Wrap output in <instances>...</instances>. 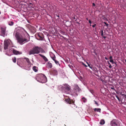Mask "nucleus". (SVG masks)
I'll list each match as a JSON object with an SVG mask.
<instances>
[{
    "instance_id": "f257e3e1",
    "label": "nucleus",
    "mask_w": 126,
    "mask_h": 126,
    "mask_svg": "<svg viewBox=\"0 0 126 126\" xmlns=\"http://www.w3.org/2000/svg\"><path fill=\"white\" fill-rule=\"evenodd\" d=\"M40 52L45 53V51L41 47L38 46L35 47L32 49L30 50L29 52V55L38 54Z\"/></svg>"
},
{
    "instance_id": "f03ea898",
    "label": "nucleus",
    "mask_w": 126,
    "mask_h": 126,
    "mask_svg": "<svg viewBox=\"0 0 126 126\" xmlns=\"http://www.w3.org/2000/svg\"><path fill=\"white\" fill-rule=\"evenodd\" d=\"M36 79L38 81L42 83H45L47 81V78L46 76L42 74L37 75L36 77Z\"/></svg>"
},
{
    "instance_id": "7ed1b4c3",
    "label": "nucleus",
    "mask_w": 126,
    "mask_h": 126,
    "mask_svg": "<svg viewBox=\"0 0 126 126\" xmlns=\"http://www.w3.org/2000/svg\"><path fill=\"white\" fill-rule=\"evenodd\" d=\"M16 37L18 43L21 45H22L25 42H28L30 40V39L28 40L26 39L23 38L22 37H20L18 35H16ZM29 39H30L29 37Z\"/></svg>"
},
{
    "instance_id": "20e7f679",
    "label": "nucleus",
    "mask_w": 126,
    "mask_h": 126,
    "mask_svg": "<svg viewBox=\"0 0 126 126\" xmlns=\"http://www.w3.org/2000/svg\"><path fill=\"white\" fill-rule=\"evenodd\" d=\"M116 0L118 3L121 5V7L123 8L124 9L126 10V2L125 0Z\"/></svg>"
},
{
    "instance_id": "39448f33",
    "label": "nucleus",
    "mask_w": 126,
    "mask_h": 126,
    "mask_svg": "<svg viewBox=\"0 0 126 126\" xmlns=\"http://www.w3.org/2000/svg\"><path fill=\"white\" fill-rule=\"evenodd\" d=\"M65 101L67 103L72 105L71 107L73 108H76L77 106L75 104V101H73V100L69 98L65 99Z\"/></svg>"
},
{
    "instance_id": "423d86ee",
    "label": "nucleus",
    "mask_w": 126,
    "mask_h": 126,
    "mask_svg": "<svg viewBox=\"0 0 126 126\" xmlns=\"http://www.w3.org/2000/svg\"><path fill=\"white\" fill-rule=\"evenodd\" d=\"M36 35L37 37V39L38 40L40 41H43L45 40L44 35L42 33H38L36 34Z\"/></svg>"
},
{
    "instance_id": "0eeeda50",
    "label": "nucleus",
    "mask_w": 126,
    "mask_h": 126,
    "mask_svg": "<svg viewBox=\"0 0 126 126\" xmlns=\"http://www.w3.org/2000/svg\"><path fill=\"white\" fill-rule=\"evenodd\" d=\"M0 29L1 35L3 37L7 36V34L6 33V27H1Z\"/></svg>"
},
{
    "instance_id": "6e6552de",
    "label": "nucleus",
    "mask_w": 126,
    "mask_h": 126,
    "mask_svg": "<svg viewBox=\"0 0 126 126\" xmlns=\"http://www.w3.org/2000/svg\"><path fill=\"white\" fill-rule=\"evenodd\" d=\"M62 88L63 92H64L65 93H66L70 90L69 86L67 84L63 85Z\"/></svg>"
},
{
    "instance_id": "1a4fd4ad",
    "label": "nucleus",
    "mask_w": 126,
    "mask_h": 126,
    "mask_svg": "<svg viewBox=\"0 0 126 126\" xmlns=\"http://www.w3.org/2000/svg\"><path fill=\"white\" fill-rule=\"evenodd\" d=\"M111 126H120L119 121L116 120H113L111 122Z\"/></svg>"
},
{
    "instance_id": "9d476101",
    "label": "nucleus",
    "mask_w": 126,
    "mask_h": 126,
    "mask_svg": "<svg viewBox=\"0 0 126 126\" xmlns=\"http://www.w3.org/2000/svg\"><path fill=\"white\" fill-rule=\"evenodd\" d=\"M15 30L18 33H21V32H26L23 28L20 27H18L15 29Z\"/></svg>"
},
{
    "instance_id": "9b49d317",
    "label": "nucleus",
    "mask_w": 126,
    "mask_h": 126,
    "mask_svg": "<svg viewBox=\"0 0 126 126\" xmlns=\"http://www.w3.org/2000/svg\"><path fill=\"white\" fill-rule=\"evenodd\" d=\"M10 44L8 40L4 41V49L6 50L8 48V45Z\"/></svg>"
},
{
    "instance_id": "f8f14e48",
    "label": "nucleus",
    "mask_w": 126,
    "mask_h": 126,
    "mask_svg": "<svg viewBox=\"0 0 126 126\" xmlns=\"http://www.w3.org/2000/svg\"><path fill=\"white\" fill-rule=\"evenodd\" d=\"M12 52L15 55H20L22 54V52L19 51L14 48L13 49Z\"/></svg>"
},
{
    "instance_id": "ddd939ff",
    "label": "nucleus",
    "mask_w": 126,
    "mask_h": 126,
    "mask_svg": "<svg viewBox=\"0 0 126 126\" xmlns=\"http://www.w3.org/2000/svg\"><path fill=\"white\" fill-rule=\"evenodd\" d=\"M29 30L30 32L33 34L35 33L36 31V29L32 26H31Z\"/></svg>"
},
{
    "instance_id": "4468645a",
    "label": "nucleus",
    "mask_w": 126,
    "mask_h": 126,
    "mask_svg": "<svg viewBox=\"0 0 126 126\" xmlns=\"http://www.w3.org/2000/svg\"><path fill=\"white\" fill-rule=\"evenodd\" d=\"M50 74L53 75H57L58 73L57 71L56 70L52 69L50 70Z\"/></svg>"
},
{
    "instance_id": "2eb2a0df",
    "label": "nucleus",
    "mask_w": 126,
    "mask_h": 126,
    "mask_svg": "<svg viewBox=\"0 0 126 126\" xmlns=\"http://www.w3.org/2000/svg\"><path fill=\"white\" fill-rule=\"evenodd\" d=\"M71 22L68 21H66L64 23V25L66 27H69L71 26Z\"/></svg>"
},
{
    "instance_id": "dca6fc26",
    "label": "nucleus",
    "mask_w": 126,
    "mask_h": 126,
    "mask_svg": "<svg viewBox=\"0 0 126 126\" xmlns=\"http://www.w3.org/2000/svg\"><path fill=\"white\" fill-rule=\"evenodd\" d=\"M52 66V63H50V62H48L46 64V67L48 68H51Z\"/></svg>"
},
{
    "instance_id": "f3484780",
    "label": "nucleus",
    "mask_w": 126,
    "mask_h": 126,
    "mask_svg": "<svg viewBox=\"0 0 126 126\" xmlns=\"http://www.w3.org/2000/svg\"><path fill=\"white\" fill-rule=\"evenodd\" d=\"M92 53H93L96 55H97L98 54V52H97V51L96 49H92ZM92 54L93 55V54Z\"/></svg>"
},
{
    "instance_id": "a211bd4d",
    "label": "nucleus",
    "mask_w": 126,
    "mask_h": 126,
    "mask_svg": "<svg viewBox=\"0 0 126 126\" xmlns=\"http://www.w3.org/2000/svg\"><path fill=\"white\" fill-rule=\"evenodd\" d=\"M75 89L78 92H79L81 90V89L78 86H76L75 88Z\"/></svg>"
},
{
    "instance_id": "6ab92c4d",
    "label": "nucleus",
    "mask_w": 126,
    "mask_h": 126,
    "mask_svg": "<svg viewBox=\"0 0 126 126\" xmlns=\"http://www.w3.org/2000/svg\"><path fill=\"white\" fill-rule=\"evenodd\" d=\"M95 112L97 111V112H101V109L100 108H95L94 109Z\"/></svg>"
},
{
    "instance_id": "aec40b11",
    "label": "nucleus",
    "mask_w": 126,
    "mask_h": 126,
    "mask_svg": "<svg viewBox=\"0 0 126 126\" xmlns=\"http://www.w3.org/2000/svg\"><path fill=\"white\" fill-rule=\"evenodd\" d=\"M105 123V122L104 120H101L100 122V124L101 125H104Z\"/></svg>"
},
{
    "instance_id": "412c9836",
    "label": "nucleus",
    "mask_w": 126,
    "mask_h": 126,
    "mask_svg": "<svg viewBox=\"0 0 126 126\" xmlns=\"http://www.w3.org/2000/svg\"><path fill=\"white\" fill-rule=\"evenodd\" d=\"M46 62L48 61L47 59L44 56H41Z\"/></svg>"
},
{
    "instance_id": "4be33fe9",
    "label": "nucleus",
    "mask_w": 126,
    "mask_h": 126,
    "mask_svg": "<svg viewBox=\"0 0 126 126\" xmlns=\"http://www.w3.org/2000/svg\"><path fill=\"white\" fill-rule=\"evenodd\" d=\"M37 67L35 66H34L32 68L33 70L35 72H37Z\"/></svg>"
},
{
    "instance_id": "5701e85b",
    "label": "nucleus",
    "mask_w": 126,
    "mask_h": 126,
    "mask_svg": "<svg viewBox=\"0 0 126 126\" xmlns=\"http://www.w3.org/2000/svg\"><path fill=\"white\" fill-rule=\"evenodd\" d=\"M14 22L13 21H10L8 22V25L10 26H12L14 25Z\"/></svg>"
},
{
    "instance_id": "b1692460",
    "label": "nucleus",
    "mask_w": 126,
    "mask_h": 126,
    "mask_svg": "<svg viewBox=\"0 0 126 126\" xmlns=\"http://www.w3.org/2000/svg\"><path fill=\"white\" fill-rule=\"evenodd\" d=\"M25 59H26V61L29 64H30L31 63L30 62L29 59L27 58H25Z\"/></svg>"
},
{
    "instance_id": "393cba45",
    "label": "nucleus",
    "mask_w": 126,
    "mask_h": 126,
    "mask_svg": "<svg viewBox=\"0 0 126 126\" xmlns=\"http://www.w3.org/2000/svg\"><path fill=\"white\" fill-rule=\"evenodd\" d=\"M62 34L64 35L65 34V32L63 31L62 30H60L59 31Z\"/></svg>"
},
{
    "instance_id": "a878e982",
    "label": "nucleus",
    "mask_w": 126,
    "mask_h": 126,
    "mask_svg": "<svg viewBox=\"0 0 126 126\" xmlns=\"http://www.w3.org/2000/svg\"><path fill=\"white\" fill-rule=\"evenodd\" d=\"M67 46V47L69 48H71L72 47L73 44H72L70 43L69 44H68Z\"/></svg>"
},
{
    "instance_id": "bb28decb",
    "label": "nucleus",
    "mask_w": 126,
    "mask_h": 126,
    "mask_svg": "<svg viewBox=\"0 0 126 126\" xmlns=\"http://www.w3.org/2000/svg\"><path fill=\"white\" fill-rule=\"evenodd\" d=\"M99 33H100L101 34V35L102 36H103V30H101Z\"/></svg>"
},
{
    "instance_id": "cd10ccee",
    "label": "nucleus",
    "mask_w": 126,
    "mask_h": 126,
    "mask_svg": "<svg viewBox=\"0 0 126 126\" xmlns=\"http://www.w3.org/2000/svg\"><path fill=\"white\" fill-rule=\"evenodd\" d=\"M82 99L84 102H86V99L84 97H82Z\"/></svg>"
},
{
    "instance_id": "c85d7f7f",
    "label": "nucleus",
    "mask_w": 126,
    "mask_h": 126,
    "mask_svg": "<svg viewBox=\"0 0 126 126\" xmlns=\"http://www.w3.org/2000/svg\"><path fill=\"white\" fill-rule=\"evenodd\" d=\"M33 6V4L32 3H30L28 5V6H29V7H32Z\"/></svg>"
},
{
    "instance_id": "c756f323",
    "label": "nucleus",
    "mask_w": 126,
    "mask_h": 126,
    "mask_svg": "<svg viewBox=\"0 0 126 126\" xmlns=\"http://www.w3.org/2000/svg\"><path fill=\"white\" fill-rule=\"evenodd\" d=\"M12 60L13 62L14 63H16V58L15 57H14V58H13Z\"/></svg>"
},
{
    "instance_id": "7c9ffc66",
    "label": "nucleus",
    "mask_w": 126,
    "mask_h": 126,
    "mask_svg": "<svg viewBox=\"0 0 126 126\" xmlns=\"http://www.w3.org/2000/svg\"><path fill=\"white\" fill-rule=\"evenodd\" d=\"M52 59H53V60H54V61L56 60V57L55 56H54L53 57H51Z\"/></svg>"
},
{
    "instance_id": "2f4dec72",
    "label": "nucleus",
    "mask_w": 126,
    "mask_h": 126,
    "mask_svg": "<svg viewBox=\"0 0 126 126\" xmlns=\"http://www.w3.org/2000/svg\"><path fill=\"white\" fill-rule=\"evenodd\" d=\"M94 102H95V104L97 105V106H98L99 105L98 102L95 100L94 101Z\"/></svg>"
},
{
    "instance_id": "473e14b6",
    "label": "nucleus",
    "mask_w": 126,
    "mask_h": 126,
    "mask_svg": "<svg viewBox=\"0 0 126 126\" xmlns=\"http://www.w3.org/2000/svg\"><path fill=\"white\" fill-rule=\"evenodd\" d=\"M110 62L112 64L115 63L112 59H110Z\"/></svg>"
},
{
    "instance_id": "72a5a7b5",
    "label": "nucleus",
    "mask_w": 126,
    "mask_h": 126,
    "mask_svg": "<svg viewBox=\"0 0 126 126\" xmlns=\"http://www.w3.org/2000/svg\"><path fill=\"white\" fill-rule=\"evenodd\" d=\"M87 64H88V66L91 69H92L93 70V68H92V67L88 63H87Z\"/></svg>"
},
{
    "instance_id": "f704fd0d",
    "label": "nucleus",
    "mask_w": 126,
    "mask_h": 126,
    "mask_svg": "<svg viewBox=\"0 0 126 126\" xmlns=\"http://www.w3.org/2000/svg\"><path fill=\"white\" fill-rule=\"evenodd\" d=\"M90 91L92 94H93L94 93V92L93 90L92 89H90Z\"/></svg>"
},
{
    "instance_id": "c9c22d12",
    "label": "nucleus",
    "mask_w": 126,
    "mask_h": 126,
    "mask_svg": "<svg viewBox=\"0 0 126 126\" xmlns=\"http://www.w3.org/2000/svg\"><path fill=\"white\" fill-rule=\"evenodd\" d=\"M102 17H103V18L104 20H107V18L105 17L104 16H102Z\"/></svg>"
},
{
    "instance_id": "e433bc0d",
    "label": "nucleus",
    "mask_w": 126,
    "mask_h": 126,
    "mask_svg": "<svg viewBox=\"0 0 126 126\" xmlns=\"http://www.w3.org/2000/svg\"><path fill=\"white\" fill-rule=\"evenodd\" d=\"M75 16L74 15L72 17V19L73 20H75Z\"/></svg>"
},
{
    "instance_id": "4c0bfd02",
    "label": "nucleus",
    "mask_w": 126,
    "mask_h": 126,
    "mask_svg": "<svg viewBox=\"0 0 126 126\" xmlns=\"http://www.w3.org/2000/svg\"><path fill=\"white\" fill-rule=\"evenodd\" d=\"M104 23L106 25V26L107 27H108L109 24H108L107 23H106L105 22H104Z\"/></svg>"
},
{
    "instance_id": "58836bf2",
    "label": "nucleus",
    "mask_w": 126,
    "mask_h": 126,
    "mask_svg": "<svg viewBox=\"0 0 126 126\" xmlns=\"http://www.w3.org/2000/svg\"><path fill=\"white\" fill-rule=\"evenodd\" d=\"M55 16H56L58 17V18H57V19H59L60 18L58 14H56V15H55Z\"/></svg>"
},
{
    "instance_id": "ea45409f",
    "label": "nucleus",
    "mask_w": 126,
    "mask_h": 126,
    "mask_svg": "<svg viewBox=\"0 0 126 126\" xmlns=\"http://www.w3.org/2000/svg\"><path fill=\"white\" fill-rule=\"evenodd\" d=\"M54 62H55V63L57 64H58L59 63V62L58 61H57L56 60H55L54 61Z\"/></svg>"
},
{
    "instance_id": "a19ab883",
    "label": "nucleus",
    "mask_w": 126,
    "mask_h": 126,
    "mask_svg": "<svg viewBox=\"0 0 126 126\" xmlns=\"http://www.w3.org/2000/svg\"><path fill=\"white\" fill-rule=\"evenodd\" d=\"M116 97L117 98L118 100H119V101H120V99L119 98V97H118L117 95H116Z\"/></svg>"
},
{
    "instance_id": "79ce46f5",
    "label": "nucleus",
    "mask_w": 126,
    "mask_h": 126,
    "mask_svg": "<svg viewBox=\"0 0 126 126\" xmlns=\"http://www.w3.org/2000/svg\"><path fill=\"white\" fill-rule=\"evenodd\" d=\"M110 88H111V89H112V90H114L115 91H116V90L115 89H114V88L113 87H111Z\"/></svg>"
},
{
    "instance_id": "37998d69",
    "label": "nucleus",
    "mask_w": 126,
    "mask_h": 126,
    "mask_svg": "<svg viewBox=\"0 0 126 126\" xmlns=\"http://www.w3.org/2000/svg\"><path fill=\"white\" fill-rule=\"evenodd\" d=\"M96 24H94V25H92V27L93 28H94L95 26H96Z\"/></svg>"
},
{
    "instance_id": "c03bdc74",
    "label": "nucleus",
    "mask_w": 126,
    "mask_h": 126,
    "mask_svg": "<svg viewBox=\"0 0 126 126\" xmlns=\"http://www.w3.org/2000/svg\"><path fill=\"white\" fill-rule=\"evenodd\" d=\"M109 67L110 68H111L112 67V66L111 64L109 65Z\"/></svg>"
},
{
    "instance_id": "a18cd8bd",
    "label": "nucleus",
    "mask_w": 126,
    "mask_h": 126,
    "mask_svg": "<svg viewBox=\"0 0 126 126\" xmlns=\"http://www.w3.org/2000/svg\"><path fill=\"white\" fill-rule=\"evenodd\" d=\"M120 95H122L123 96H124V94H123L121 92L120 93Z\"/></svg>"
},
{
    "instance_id": "49530a36",
    "label": "nucleus",
    "mask_w": 126,
    "mask_h": 126,
    "mask_svg": "<svg viewBox=\"0 0 126 126\" xmlns=\"http://www.w3.org/2000/svg\"><path fill=\"white\" fill-rule=\"evenodd\" d=\"M89 23L90 24H91L92 23V22L91 21V20H89Z\"/></svg>"
},
{
    "instance_id": "de8ad7c7",
    "label": "nucleus",
    "mask_w": 126,
    "mask_h": 126,
    "mask_svg": "<svg viewBox=\"0 0 126 126\" xmlns=\"http://www.w3.org/2000/svg\"><path fill=\"white\" fill-rule=\"evenodd\" d=\"M92 4H93V6L94 7L95 6V3H93Z\"/></svg>"
},
{
    "instance_id": "09e8293b",
    "label": "nucleus",
    "mask_w": 126,
    "mask_h": 126,
    "mask_svg": "<svg viewBox=\"0 0 126 126\" xmlns=\"http://www.w3.org/2000/svg\"><path fill=\"white\" fill-rule=\"evenodd\" d=\"M110 59H110H112V56H110V58H109Z\"/></svg>"
},
{
    "instance_id": "8fccbe9b",
    "label": "nucleus",
    "mask_w": 126,
    "mask_h": 126,
    "mask_svg": "<svg viewBox=\"0 0 126 126\" xmlns=\"http://www.w3.org/2000/svg\"><path fill=\"white\" fill-rule=\"evenodd\" d=\"M102 37L104 38V39H105L106 38V36H104L103 35V36H102Z\"/></svg>"
},
{
    "instance_id": "3c124183",
    "label": "nucleus",
    "mask_w": 126,
    "mask_h": 126,
    "mask_svg": "<svg viewBox=\"0 0 126 126\" xmlns=\"http://www.w3.org/2000/svg\"><path fill=\"white\" fill-rule=\"evenodd\" d=\"M108 65H111V64L109 62V61H108Z\"/></svg>"
},
{
    "instance_id": "603ef678",
    "label": "nucleus",
    "mask_w": 126,
    "mask_h": 126,
    "mask_svg": "<svg viewBox=\"0 0 126 126\" xmlns=\"http://www.w3.org/2000/svg\"><path fill=\"white\" fill-rule=\"evenodd\" d=\"M105 59L106 60H108V58H107L106 57H105Z\"/></svg>"
},
{
    "instance_id": "864d4df0",
    "label": "nucleus",
    "mask_w": 126,
    "mask_h": 126,
    "mask_svg": "<svg viewBox=\"0 0 126 126\" xmlns=\"http://www.w3.org/2000/svg\"><path fill=\"white\" fill-rule=\"evenodd\" d=\"M76 23L78 24H79V25H80V24L79 22H76Z\"/></svg>"
},
{
    "instance_id": "5fc2aeb1",
    "label": "nucleus",
    "mask_w": 126,
    "mask_h": 126,
    "mask_svg": "<svg viewBox=\"0 0 126 126\" xmlns=\"http://www.w3.org/2000/svg\"><path fill=\"white\" fill-rule=\"evenodd\" d=\"M123 97H125V98H126V95L124 94Z\"/></svg>"
},
{
    "instance_id": "6e6d98bb",
    "label": "nucleus",
    "mask_w": 126,
    "mask_h": 126,
    "mask_svg": "<svg viewBox=\"0 0 126 126\" xmlns=\"http://www.w3.org/2000/svg\"><path fill=\"white\" fill-rule=\"evenodd\" d=\"M47 15L48 16H50V17H51V18L52 17H51V16L50 15L48 14Z\"/></svg>"
},
{
    "instance_id": "4d7b16f0",
    "label": "nucleus",
    "mask_w": 126,
    "mask_h": 126,
    "mask_svg": "<svg viewBox=\"0 0 126 126\" xmlns=\"http://www.w3.org/2000/svg\"><path fill=\"white\" fill-rule=\"evenodd\" d=\"M83 65L85 66V67H87V66L85 64H83Z\"/></svg>"
},
{
    "instance_id": "13d9d810",
    "label": "nucleus",
    "mask_w": 126,
    "mask_h": 126,
    "mask_svg": "<svg viewBox=\"0 0 126 126\" xmlns=\"http://www.w3.org/2000/svg\"><path fill=\"white\" fill-rule=\"evenodd\" d=\"M86 19L87 20H88V18H86Z\"/></svg>"
},
{
    "instance_id": "bf43d9fd",
    "label": "nucleus",
    "mask_w": 126,
    "mask_h": 126,
    "mask_svg": "<svg viewBox=\"0 0 126 126\" xmlns=\"http://www.w3.org/2000/svg\"><path fill=\"white\" fill-rule=\"evenodd\" d=\"M60 36H61V37H63V36L61 35L60 34Z\"/></svg>"
},
{
    "instance_id": "052dcab7",
    "label": "nucleus",
    "mask_w": 126,
    "mask_h": 126,
    "mask_svg": "<svg viewBox=\"0 0 126 126\" xmlns=\"http://www.w3.org/2000/svg\"><path fill=\"white\" fill-rule=\"evenodd\" d=\"M39 55H42L40 54H39Z\"/></svg>"
},
{
    "instance_id": "680f3d73",
    "label": "nucleus",
    "mask_w": 126,
    "mask_h": 126,
    "mask_svg": "<svg viewBox=\"0 0 126 126\" xmlns=\"http://www.w3.org/2000/svg\"><path fill=\"white\" fill-rule=\"evenodd\" d=\"M125 63H126V59L125 60Z\"/></svg>"
},
{
    "instance_id": "e2e57ef3",
    "label": "nucleus",
    "mask_w": 126,
    "mask_h": 126,
    "mask_svg": "<svg viewBox=\"0 0 126 126\" xmlns=\"http://www.w3.org/2000/svg\"><path fill=\"white\" fill-rule=\"evenodd\" d=\"M60 125H58L57 126H60Z\"/></svg>"
},
{
    "instance_id": "0e129e2a",
    "label": "nucleus",
    "mask_w": 126,
    "mask_h": 126,
    "mask_svg": "<svg viewBox=\"0 0 126 126\" xmlns=\"http://www.w3.org/2000/svg\"><path fill=\"white\" fill-rule=\"evenodd\" d=\"M77 19H76V20H75V21H77Z\"/></svg>"
},
{
    "instance_id": "69168bd1",
    "label": "nucleus",
    "mask_w": 126,
    "mask_h": 126,
    "mask_svg": "<svg viewBox=\"0 0 126 126\" xmlns=\"http://www.w3.org/2000/svg\"><path fill=\"white\" fill-rule=\"evenodd\" d=\"M0 14H1V12H0Z\"/></svg>"
},
{
    "instance_id": "338daca9",
    "label": "nucleus",
    "mask_w": 126,
    "mask_h": 126,
    "mask_svg": "<svg viewBox=\"0 0 126 126\" xmlns=\"http://www.w3.org/2000/svg\"><path fill=\"white\" fill-rule=\"evenodd\" d=\"M90 25L91 26V24H90Z\"/></svg>"
}]
</instances>
